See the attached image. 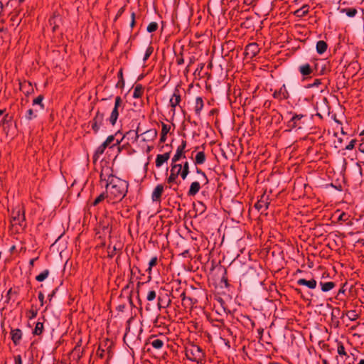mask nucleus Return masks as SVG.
I'll use <instances>...</instances> for the list:
<instances>
[{
    "label": "nucleus",
    "instance_id": "nucleus-1",
    "mask_svg": "<svg viewBox=\"0 0 364 364\" xmlns=\"http://www.w3.org/2000/svg\"><path fill=\"white\" fill-rule=\"evenodd\" d=\"M109 167L102 168L100 172V183L105 186L108 203H115L121 201L127 195L129 183L111 173Z\"/></svg>",
    "mask_w": 364,
    "mask_h": 364
},
{
    "label": "nucleus",
    "instance_id": "nucleus-2",
    "mask_svg": "<svg viewBox=\"0 0 364 364\" xmlns=\"http://www.w3.org/2000/svg\"><path fill=\"white\" fill-rule=\"evenodd\" d=\"M186 141L182 140L171 159L170 175L166 179L168 184L176 183L178 176H181L183 180H186L190 172V164L187 160L179 163L181 159H186Z\"/></svg>",
    "mask_w": 364,
    "mask_h": 364
},
{
    "label": "nucleus",
    "instance_id": "nucleus-3",
    "mask_svg": "<svg viewBox=\"0 0 364 364\" xmlns=\"http://www.w3.org/2000/svg\"><path fill=\"white\" fill-rule=\"evenodd\" d=\"M186 358L193 362L201 363L205 358V353L203 349L193 343H189L185 346Z\"/></svg>",
    "mask_w": 364,
    "mask_h": 364
},
{
    "label": "nucleus",
    "instance_id": "nucleus-4",
    "mask_svg": "<svg viewBox=\"0 0 364 364\" xmlns=\"http://www.w3.org/2000/svg\"><path fill=\"white\" fill-rule=\"evenodd\" d=\"M124 104L120 96H117L114 100V106L109 117V123L114 126L115 125L119 117V110H123Z\"/></svg>",
    "mask_w": 364,
    "mask_h": 364
},
{
    "label": "nucleus",
    "instance_id": "nucleus-5",
    "mask_svg": "<svg viewBox=\"0 0 364 364\" xmlns=\"http://www.w3.org/2000/svg\"><path fill=\"white\" fill-rule=\"evenodd\" d=\"M11 223L12 226L18 225L23 228L25 226L24 210L20 208L14 209L11 214Z\"/></svg>",
    "mask_w": 364,
    "mask_h": 364
},
{
    "label": "nucleus",
    "instance_id": "nucleus-6",
    "mask_svg": "<svg viewBox=\"0 0 364 364\" xmlns=\"http://www.w3.org/2000/svg\"><path fill=\"white\" fill-rule=\"evenodd\" d=\"M181 102V95L180 92L179 86L175 87L173 95L170 98L169 105L171 107V110L173 114H175L176 107L177 106H180V103Z\"/></svg>",
    "mask_w": 364,
    "mask_h": 364
},
{
    "label": "nucleus",
    "instance_id": "nucleus-7",
    "mask_svg": "<svg viewBox=\"0 0 364 364\" xmlns=\"http://www.w3.org/2000/svg\"><path fill=\"white\" fill-rule=\"evenodd\" d=\"M104 121V114L97 111L95 116L90 122L91 127L94 132L96 134L100 130V127L102 125Z\"/></svg>",
    "mask_w": 364,
    "mask_h": 364
},
{
    "label": "nucleus",
    "instance_id": "nucleus-8",
    "mask_svg": "<svg viewBox=\"0 0 364 364\" xmlns=\"http://www.w3.org/2000/svg\"><path fill=\"white\" fill-rule=\"evenodd\" d=\"M269 196L262 195L259 200L255 204V208L259 211H263V209L267 210L269 205Z\"/></svg>",
    "mask_w": 364,
    "mask_h": 364
},
{
    "label": "nucleus",
    "instance_id": "nucleus-9",
    "mask_svg": "<svg viewBox=\"0 0 364 364\" xmlns=\"http://www.w3.org/2000/svg\"><path fill=\"white\" fill-rule=\"evenodd\" d=\"M273 97L278 100H284L289 97V94L285 85H283L278 90L274 92Z\"/></svg>",
    "mask_w": 364,
    "mask_h": 364
},
{
    "label": "nucleus",
    "instance_id": "nucleus-10",
    "mask_svg": "<svg viewBox=\"0 0 364 364\" xmlns=\"http://www.w3.org/2000/svg\"><path fill=\"white\" fill-rule=\"evenodd\" d=\"M304 116L303 114H294L287 123V127L291 129L298 127L301 128V120Z\"/></svg>",
    "mask_w": 364,
    "mask_h": 364
},
{
    "label": "nucleus",
    "instance_id": "nucleus-11",
    "mask_svg": "<svg viewBox=\"0 0 364 364\" xmlns=\"http://www.w3.org/2000/svg\"><path fill=\"white\" fill-rule=\"evenodd\" d=\"M158 307L159 309H165L169 306L171 303V300L168 294H160L158 296Z\"/></svg>",
    "mask_w": 364,
    "mask_h": 364
},
{
    "label": "nucleus",
    "instance_id": "nucleus-12",
    "mask_svg": "<svg viewBox=\"0 0 364 364\" xmlns=\"http://www.w3.org/2000/svg\"><path fill=\"white\" fill-rule=\"evenodd\" d=\"M259 51V46L256 43H249L245 47V54L250 58H254Z\"/></svg>",
    "mask_w": 364,
    "mask_h": 364
},
{
    "label": "nucleus",
    "instance_id": "nucleus-13",
    "mask_svg": "<svg viewBox=\"0 0 364 364\" xmlns=\"http://www.w3.org/2000/svg\"><path fill=\"white\" fill-rule=\"evenodd\" d=\"M147 345H151L154 348L160 350L164 345V341L160 338H158L156 336H151L147 342Z\"/></svg>",
    "mask_w": 364,
    "mask_h": 364
},
{
    "label": "nucleus",
    "instance_id": "nucleus-14",
    "mask_svg": "<svg viewBox=\"0 0 364 364\" xmlns=\"http://www.w3.org/2000/svg\"><path fill=\"white\" fill-rule=\"evenodd\" d=\"M313 68L309 63H304L299 67V71L301 75L306 79L307 76L311 75L314 73Z\"/></svg>",
    "mask_w": 364,
    "mask_h": 364
},
{
    "label": "nucleus",
    "instance_id": "nucleus-15",
    "mask_svg": "<svg viewBox=\"0 0 364 364\" xmlns=\"http://www.w3.org/2000/svg\"><path fill=\"white\" fill-rule=\"evenodd\" d=\"M171 151L166 152L163 154H158L156 158L155 164L157 168H160L165 162L170 159Z\"/></svg>",
    "mask_w": 364,
    "mask_h": 364
},
{
    "label": "nucleus",
    "instance_id": "nucleus-16",
    "mask_svg": "<svg viewBox=\"0 0 364 364\" xmlns=\"http://www.w3.org/2000/svg\"><path fill=\"white\" fill-rule=\"evenodd\" d=\"M297 284L299 286H305L309 289H314L316 287L317 282L314 279H311L307 280L306 279H299L296 282Z\"/></svg>",
    "mask_w": 364,
    "mask_h": 364
},
{
    "label": "nucleus",
    "instance_id": "nucleus-17",
    "mask_svg": "<svg viewBox=\"0 0 364 364\" xmlns=\"http://www.w3.org/2000/svg\"><path fill=\"white\" fill-rule=\"evenodd\" d=\"M164 191V186L161 184L157 185L154 191L152 192L151 198L153 201H160L161 195Z\"/></svg>",
    "mask_w": 364,
    "mask_h": 364
},
{
    "label": "nucleus",
    "instance_id": "nucleus-18",
    "mask_svg": "<svg viewBox=\"0 0 364 364\" xmlns=\"http://www.w3.org/2000/svg\"><path fill=\"white\" fill-rule=\"evenodd\" d=\"M11 336L14 343L16 346L19 343L22 338V332L18 328L13 329L11 331Z\"/></svg>",
    "mask_w": 364,
    "mask_h": 364
},
{
    "label": "nucleus",
    "instance_id": "nucleus-19",
    "mask_svg": "<svg viewBox=\"0 0 364 364\" xmlns=\"http://www.w3.org/2000/svg\"><path fill=\"white\" fill-rule=\"evenodd\" d=\"M200 189V183L198 181H194L191 183L189 190L188 191V195L189 196H196Z\"/></svg>",
    "mask_w": 364,
    "mask_h": 364
},
{
    "label": "nucleus",
    "instance_id": "nucleus-20",
    "mask_svg": "<svg viewBox=\"0 0 364 364\" xmlns=\"http://www.w3.org/2000/svg\"><path fill=\"white\" fill-rule=\"evenodd\" d=\"M204 107V102L201 97H198L196 99V104L194 106V111L197 116L200 115V112Z\"/></svg>",
    "mask_w": 364,
    "mask_h": 364
},
{
    "label": "nucleus",
    "instance_id": "nucleus-21",
    "mask_svg": "<svg viewBox=\"0 0 364 364\" xmlns=\"http://www.w3.org/2000/svg\"><path fill=\"white\" fill-rule=\"evenodd\" d=\"M133 333L130 332V329L129 328L127 329V332L125 333L124 336V343H127V345L130 348H132L127 343V341H129L131 342L133 344H135L137 342H139L140 341V339L139 338V336L136 337L134 341L133 342H132V340L133 339Z\"/></svg>",
    "mask_w": 364,
    "mask_h": 364
},
{
    "label": "nucleus",
    "instance_id": "nucleus-22",
    "mask_svg": "<svg viewBox=\"0 0 364 364\" xmlns=\"http://www.w3.org/2000/svg\"><path fill=\"white\" fill-rule=\"evenodd\" d=\"M309 12V6L308 4H305L303 6H301L300 9L296 10L294 13V14L296 17H304L306 16Z\"/></svg>",
    "mask_w": 364,
    "mask_h": 364
},
{
    "label": "nucleus",
    "instance_id": "nucleus-23",
    "mask_svg": "<svg viewBox=\"0 0 364 364\" xmlns=\"http://www.w3.org/2000/svg\"><path fill=\"white\" fill-rule=\"evenodd\" d=\"M327 48H328V45L324 41H318L316 43V52L318 54L321 55V54L324 53L326 51Z\"/></svg>",
    "mask_w": 364,
    "mask_h": 364
},
{
    "label": "nucleus",
    "instance_id": "nucleus-24",
    "mask_svg": "<svg viewBox=\"0 0 364 364\" xmlns=\"http://www.w3.org/2000/svg\"><path fill=\"white\" fill-rule=\"evenodd\" d=\"M206 156L204 151H199L196 154L194 163L196 165H201L205 163Z\"/></svg>",
    "mask_w": 364,
    "mask_h": 364
},
{
    "label": "nucleus",
    "instance_id": "nucleus-25",
    "mask_svg": "<svg viewBox=\"0 0 364 364\" xmlns=\"http://www.w3.org/2000/svg\"><path fill=\"white\" fill-rule=\"evenodd\" d=\"M144 88L141 84H137L134 88L133 97L140 98L144 94Z\"/></svg>",
    "mask_w": 364,
    "mask_h": 364
},
{
    "label": "nucleus",
    "instance_id": "nucleus-26",
    "mask_svg": "<svg viewBox=\"0 0 364 364\" xmlns=\"http://www.w3.org/2000/svg\"><path fill=\"white\" fill-rule=\"evenodd\" d=\"M321 290L324 292L329 291L333 289L336 284L333 282H320Z\"/></svg>",
    "mask_w": 364,
    "mask_h": 364
},
{
    "label": "nucleus",
    "instance_id": "nucleus-27",
    "mask_svg": "<svg viewBox=\"0 0 364 364\" xmlns=\"http://www.w3.org/2000/svg\"><path fill=\"white\" fill-rule=\"evenodd\" d=\"M341 13H345L348 17H354L357 13L358 11L355 8H346V9H341Z\"/></svg>",
    "mask_w": 364,
    "mask_h": 364
},
{
    "label": "nucleus",
    "instance_id": "nucleus-28",
    "mask_svg": "<svg viewBox=\"0 0 364 364\" xmlns=\"http://www.w3.org/2000/svg\"><path fill=\"white\" fill-rule=\"evenodd\" d=\"M176 292H178V293H179L178 296L181 299L182 302H183V304H185V302H186L187 300H188V301H191V298H189V297L188 298V297H186V292H185V291H182L181 292H179V289H177L176 290V292L173 293V294H172V297H173V298H176Z\"/></svg>",
    "mask_w": 364,
    "mask_h": 364
},
{
    "label": "nucleus",
    "instance_id": "nucleus-29",
    "mask_svg": "<svg viewBox=\"0 0 364 364\" xmlns=\"http://www.w3.org/2000/svg\"><path fill=\"white\" fill-rule=\"evenodd\" d=\"M43 323L38 321L36 324L33 333L37 336L41 335L43 331Z\"/></svg>",
    "mask_w": 364,
    "mask_h": 364
},
{
    "label": "nucleus",
    "instance_id": "nucleus-30",
    "mask_svg": "<svg viewBox=\"0 0 364 364\" xmlns=\"http://www.w3.org/2000/svg\"><path fill=\"white\" fill-rule=\"evenodd\" d=\"M114 141V135H110V136H109L107 138V139L103 142V144H105L106 145V146H107H107H110L112 147V146H114V145H118V144H120V141H119V140L117 139V140L116 141V143H115V144H112V145L111 146L112 143Z\"/></svg>",
    "mask_w": 364,
    "mask_h": 364
},
{
    "label": "nucleus",
    "instance_id": "nucleus-31",
    "mask_svg": "<svg viewBox=\"0 0 364 364\" xmlns=\"http://www.w3.org/2000/svg\"><path fill=\"white\" fill-rule=\"evenodd\" d=\"M48 275H49V270L46 269V270L43 271L41 274L37 275L36 277V279L38 282H43L48 277Z\"/></svg>",
    "mask_w": 364,
    "mask_h": 364
},
{
    "label": "nucleus",
    "instance_id": "nucleus-32",
    "mask_svg": "<svg viewBox=\"0 0 364 364\" xmlns=\"http://www.w3.org/2000/svg\"><path fill=\"white\" fill-rule=\"evenodd\" d=\"M105 198H107V192L102 193L100 196H98L93 201L92 205H94V206L97 205L103 201Z\"/></svg>",
    "mask_w": 364,
    "mask_h": 364
},
{
    "label": "nucleus",
    "instance_id": "nucleus-33",
    "mask_svg": "<svg viewBox=\"0 0 364 364\" xmlns=\"http://www.w3.org/2000/svg\"><path fill=\"white\" fill-rule=\"evenodd\" d=\"M119 81L117 82L116 87L119 88H123L124 87V80L123 78L122 70H120L118 73Z\"/></svg>",
    "mask_w": 364,
    "mask_h": 364
},
{
    "label": "nucleus",
    "instance_id": "nucleus-34",
    "mask_svg": "<svg viewBox=\"0 0 364 364\" xmlns=\"http://www.w3.org/2000/svg\"><path fill=\"white\" fill-rule=\"evenodd\" d=\"M43 96L42 95H38L36 98L33 100V105H38L41 108L44 109V105L43 103Z\"/></svg>",
    "mask_w": 364,
    "mask_h": 364
},
{
    "label": "nucleus",
    "instance_id": "nucleus-35",
    "mask_svg": "<svg viewBox=\"0 0 364 364\" xmlns=\"http://www.w3.org/2000/svg\"><path fill=\"white\" fill-rule=\"evenodd\" d=\"M196 171L198 174H200L201 175L202 178H203V180L202 181L203 182L204 185L205 184H208V182H209V180L206 176V174L205 173L204 171H203L200 168L196 167Z\"/></svg>",
    "mask_w": 364,
    "mask_h": 364
},
{
    "label": "nucleus",
    "instance_id": "nucleus-36",
    "mask_svg": "<svg viewBox=\"0 0 364 364\" xmlns=\"http://www.w3.org/2000/svg\"><path fill=\"white\" fill-rule=\"evenodd\" d=\"M106 148H107L106 145L102 143L96 149L95 153V156L99 157L100 155L103 154Z\"/></svg>",
    "mask_w": 364,
    "mask_h": 364
},
{
    "label": "nucleus",
    "instance_id": "nucleus-37",
    "mask_svg": "<svg viewBox=\"0 0 364 364\" xmlns=\"http://www.w3.org/2000/svg\"><path fill=\"white\" fill-rule=\"evenodd\" d=\"M337 352L340 355H346L347 353L345 350V347L341 342L338 343Z\"/></svg>",
    "mask_w": 364,
    "mask_h": 364
},
{
    "label": "nucleus",
    "instance_id": "nucleus-38",
    "mask_svg": "<svg viewBox=\"0 0 364 364\" xmlns=\"http://www.w3.org/2000/svg\"><path fill=\"white\" fill-rule=\"evenodd\" d=\"M322 84L321 79H314L312 83L308 84L306 87V88H312V87H318L319 85Z\"/></svg>",
    "mask_w": 364,
    "mask_h": 364
},
{
    "label": "nucleus",
    "instance_id": "nucleus-39",
    "mask_svg": "<svg viewBox=\"0 0 364 364\" xmlns=\"http://www.w3.org/2000/svg\"><path fill=\"white\" fill-rule=\"evenodd\" d=\"M157 28H158V23L156 22H151L147 26L146 31L149 33H152V32L156 31L157 30Z\"/></svg>",
    "mask_w": 364,
    "mask_h": 364
},
{
    "label": "nucleus",
    "instance_id": "nucleus-40",
    "mask_svg": "<svg viewBox=\"0 0 364 364\" xmlns=\"http://www.w3.org/2000/svg\"><path fill=\"white\" fill-rule=\"evenodd\" d=\"M154 51V48L151 46H149L146 50V52H145V54H144V56L143 58V60L144 62H146L148 58L151 56V55L152 54Z\"/></svg>",
    "mask_w": 364,
    "mask_h": 364
},
{
    "label": "nucleus",
    "instance_id": "nucleus-41",
    "mask_svg": "<svg viewBox=\"0 0 364 364\" xmlns=\"http://www.w3.org/2000/svg\"><path fill=\"white\" fill-rule=\"evenodd\" d=\"M156 298V292L154 290H150L146 295V300L152 301Z\"/></svg>",
    "mask_w": 364,
    "mask_h": 364
},
{
    "label": "nucleus",
    "instance_id": "nucleus-42",
    "mask_svg": "<svg viewBox=\"0 0 364 364\" xmlns=\"http://www.w3.org/2000/svg\"><path fill=\"white\" fill-rule=\"evenodd\" d=\"M346 315L350 321H355L358 318V314L354 310L349 311Z\"/></svg>",
    "mask_w": 364,
    "mask_h": 364
},
{
    "label": "nucleus",
    "instance_id": "nucleus-43",
    "mask_svg": "<svg viewBox=\"0 0 364 364\" xmlns=\"http://www.w3.org/2000/svg\"><path fill=\"white\" fill-rule=\"evenodd\" d=\"M26 119L28 121L36 117V114H34V112L32 109H29L26 114Z\"/></svg>",
    "mask_w": 364,
    "mask_h": 364
},
{
    "label": "nucleus",
    "instance_id": "nucleus-44",
    "mask_svg": "<svg viewBox=\"0 0 364 364\" xmlns=\"http://www.w3.org/2000/svg\"><path fill=\"white\" fill-rule=\"evenodd\" d=\"M171 127L164 122L161 123V134H166L169 132Z\"/></svg>",
    "mask_w": 364,
    "mask_h": 364
},
{
    "label": "nucleus",
    "instance_id": "nucleus-45",
    "mask_svg": "<svg viewBox=\"0 0 364 364\" xmlns=\"http://www.w3.org/2000/svg\"><path fill=\"white\" fill-rule=\"evenodd\" d=\"M348 214L345 213V212H342L339 214V216H338V220H340V221H346L348 220Z\"/></svg>",
    "mask_w": 364,
    "mask_h": 364
},
{
    "label": "nucleus",
    "instance_id": "nucleus-46",
    "mask_svg": "<svg viewBox=\"0 0 364 364\" xmlns=\"http://www.w3.org/2000/svg\"><path fill=\"white\" fill-rule=\"evenodd\" d=\"M356 144V140L355 139H352L349 144L346 146V150H352L354 149L355 147V145Z\"/></svg>",
    "mask_w": 364,
    "mask_h": 364
},
{
    "label": "nucleus",
    "instance_id": "nucleus-47",
    "mask_svg": "<svg viewBox=\"0 0 364 364\" xmlns=\"http://www.w3.org/2000/svg\"><path fill=\"white\" fill-rule=\"evenodd\" d=\"M176 63L178 65H181L184 63V58L183 57V54L182 53H180V55L177 56V58H176Z\"/></svg>",
    "mask_w": 364,
    "mask_h": 364
},
{
    "label": "nucleus",
    "instance_id": "nucleus-48",
    "mask_svg": "<svg viewBox=\"0 0 364 364\" xmlns=\"http://www.w3.org/2000/svg\"><path fill=\"white\" fill-rule=\"evenodd\" d=\"M157 261H158V259H157V257H152V258L150 259V261H149V266L150 267H153L156 266V264H157Z\"/></svg>",
    "mask_w": 364,
    "mask_h": 364
},
{
    "label": "nucleus",
    "instance_id": "nucleus-49",
    "mask_svg": "<svg viewBox=\"0 0 364 364\" xmlns=\"http://www.w3.org/2000/svg\"><path fill=\"white\" fill-rule=\"evenodd\" d=\"M144 134H150V136L152 138H155L157 135V132L154 129H150L146 131Z\"/></svg>",
    "mask_w": 364,
    "mask_h": 364
},
{
    "label": "nucleus",
    "instance_id": "nucleus-50",
    "mask_svg": "<svg viewBox=\"0 0 364 364\" xmlns=\"http://www.w3.org/2000/svg\"><path fill=\"white\" fill-rule=\"evenodd\" d=\"M124 10L125 6H122L118 10L117 15L115 16V20H117L124 12Z\"/></svg>",
    "mask_w": 364,
    "mask_h": 364
},
{
    "label": "nucleus",
    "instance_id": "nucleus-51",
    "mask_svg": "<svg viewBox=\"0 0 364 364\" xmlns=\"http://www.w3.org/2000/svg\"><path fill=\"white\" fill-rule=\"evenodd\" d=\"M131 18H132V21H131V23H130V26L132 28H133L134 26V25H135V13L134 12L132 13Z\"/></svg>",
    "mask_w": 364,
    "mask_h": 364
},
{
    "label": "nucleus",
    "instance_id": "nucleus-52",
    "mask_svg": "<svg viewBox=\"0 0 364 364\" xmlns=\"http://www.w3.org/2000/svg\"><path fill=\"white\" fill-rule=\"evenodd\" d=\"M38 297L39 301H41V306H43V300H44V294L41 291H40L38 293Z\"/></svg>",
    "mask_w": 364,
    "mask_h": 364
},
{
    "label": "nucleus",
    "instance_id": "nucleus-53",
    "mask_svg": "<svg viewBox=\"0 0 364 364\" xmlns=\"http://www.w3.org/2000/svg\"><path fill=\"white\" fill-rule=\"evenodd\" d=\"M15 364H22V360L20 355L15 357Z\"/></svg>",
    "mask_w": 364,
    "mask_h": 364
},
{
    "label": "nucleus",
    "instance_id": "nucleus-54",
    "mask_svg": "<svg viewBox=\"0 0 364 364\" xmlns=\"http://www.w3.org/2000/svg\"><path fill=\"white\" fill-rule=\"evenodd\" d=\"M166 134H164L161 133L160 142H165L166 140Z\"/></svg>",
    "mask_w": 364,
    "mask_h": 364
},
{
    "label": "nucleus",
    "instance_id": "nucleus-55",
    "mask_svg": "<svg viewBox=\"0 0 364 364\" xmlns=\"http://www.w3.org/2000/svg\"><path fill=\"white\" fill-rule=\"evenodd\" d=\"M30 314H31V316L29 317L30 318H35L37 315V311H30Z\"/></svg>",
    "mask_w": 364,
    "mask_h": 364
},
{
    "label": "nucleus",
    "instance_id": "nucleus-56",
    "mask_svg": "<svg viewBox=\"0 0 364 364\" xmlns=\"http://www.w3.org/2000/svg\"><path fill=\"white\" fill-rule=\"evenodd\" d=\"M161 324V322H160V318H157L154 321V326H160Z\"/></svg>",
    "mask_w": 364,
    "mask_h": 364
},
{
    "label": "nucleus",
    "instance_id": "nucleus-57",
    "mask_svg": "<svg viewBox=\"0 0 364 364\" xmlns=\"http://www.w3.org/2000/svg\"><path fill=\"white\" fill-rule=\"evenodd\" d=\"M104 352V350H101L100 348H99L97 353L100 358H102Z\"/></svg>",
    "mask_w": 364,
    "mask_h": 364
},
{
    "label": "nucleus",
    "instance_id": "nucleus-58",
    "mask_svg": "<svg viewBox=\"0 0 364 364\" xmlns=\"http://www.w3.org/2000/svg\"><path fill=\"white\" fill-rule=\"evenodd\" d=\"M359 150L362 153H364V141L360 144V145H359Z\"/></svg>",
    "mask_w": 364,
    "mask_h": 364
},
{
    "label": "nucleus",
    "instance_id": "nucleus-59",
    "mask_svg": "<svg viewBox=\"0 0 364 364\" xmlns=\"http://www.w3.org/2000/svg\"><path fill=\"white\" fill-rule=\"evenodd\" d=\"M151 269H152V267H150L149 266L148 269H146V272L149 273V281L151 280Z\"/></svg>",
    "mask_w": 364,
    "mask_h": 364
},
{
    "label": "nucleus",
    "instance_id": "nucleus-60",
    "mask_svg": "<svg viewBox=\"0 0 364 364\" xmlns=\"http://www.w3.org/2000/svg\"><path fill=\"white\" fill-rule=\"evenodd\" d=\"M125 306L124 305H119L117 307V309L119 311H123L124 309Z\"/></svg>",
    "mask_w": 364,
    "mask_h": 364
},
{
    "label": "nucleus",
    "instance_id": "nucleus-61",
    "mask_svg": "<svg viewBox=\"0 0 364 364\" xmlns=\"http://www.w3.org/2000/svg\"><path fill=\"white\" fill-rule=\"evenodd\" d=\"M37 259H38V258H33V259H31V260H30V262H29V263H30V265L33 266V264H34V262H35Z\"/></svg>",
    "mask_w": 364,
    "mask_h": 364
},
{
    "label": "nucleus",
    "instance_id": "nucleus-62",
    "mask_svg": "<svg viewBox=\"0 0 364 364\" xmlns=\"http://www.w3.org/2000/svg\"><path fill=\"white\" fill-rule=\"evenodd\" d=\"M322 363L323 364H329L326 359H323Z\"/></svg>",
    "mask_w": 364,
    "mask_h": 364
},
{
    "label": "nucleus",
    "instance_id": "nucleus-63",
    "mask_svg": "<svg viewBox=\"0 0 364 364\" xmlns=\"http://www.w3.org/2000/svg\"><path fill=\"white\" fill-rule=\"evenodd\" d=\"M357 364H364V359H361Z\"/></svg>",
    "mask_w": 364,
    "mask_h": 364
},
{
    "label": "nucleus",
    "instance_id": "nucleus-64",
    "mask_svg": "<svg viewBox=\"0 0 364 364\" xmlns=\"http://www.w3.org/2000/svg\"><path fill=\"white\" fill-rule=\"evenodd\" d=\"M139 136V134H138V132H135V139H136V140H137V139H138Z\"/></svg>",
    "mask_w": 364,
    "mask_h": 364
}]
</instances>
